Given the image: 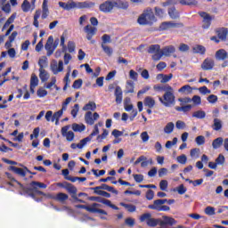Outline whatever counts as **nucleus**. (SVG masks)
<instances>
[{
	"label": "nucleus",
	"instance_id": "f257e3e1",
	"mask_svg": "<svg viewBox=\"0 0 228 228\" xmlns=\"http://www.w3.org/2000/svg\"><path fill=\"white\" fill-rule=\"evenodd\" d=\"M158 19L154 15V12L151 8H147L137 19L138 24L140 26H152L154 22H157Z\"/></svg>",
	"mask_w": 228,
	"mask_h": 228
},
{
	"label": "nucleus",
	"instance_id": "f03ea898",
	"mask_svg": "<svg viewBox=\"0 0 228 228\" xmlns=\"http://www.w3.org/2000/svg\"><path fill=\"white\" fill-rule=\"evenodd\" d=\"M159 101L166 108L174 106V104H175V94H174V88L171 87V90H168L167 93H165L163 97H159Z\"/></svg>",
	"mask_w": 228,
	"mask_h": 228
},
{
	"label": "nucleus",
	"instance_id": "7ed1b4c3",
	"mask_svg": "<svg viewBox=\"0 0 228 228\" xmlns=\"http://www.w3.org/2000/svg\"><path fill=\"white\" fill-rule=\"evenodd\" d=\"M29 185L31 186V188L28 187L25 189V192L28 193V195H29V193H33V190H35L37 195H45L44 191H38V188H43L45 190V188H47V184L37 181H32Z\"/></svg>",
	"mask_w": 228,
	"mask_h": 228
},
{
	"label": "nucleus",
	"instance_id": "20e7f679",
	"mask_svg": "<svg viewBox=\"0 0 228 228\" xmlns=\"http://www.w3.org/2000/svg\"><path fill=\"white\" fill-rule=\"evenodd\" d=\"M167 200H156L153 204L148 206V209H153L154 211H170V207L163 205L167 204Z\"/></svg>",
	"mask_w": 228,
	"mask_h": 228
},
{
	"label": "nucleus",
	"instance_id": "39448f33",
	"mask_svg": "<svg viewBox=\"0 0 228 228\" xmlns=\"http://www.w3.org/2000/svg\"><path fill=\"white\" fill-rule=\"evenodd\" d=\"M198 14L202 19V29H209V28H211V23L215 20V16L206 12H199Z\"/></svg>",
	"mask_w": 228,
	"mask_h": 228
},
{
	"label": "nucleus",
	"instance_id": "423d86ee",
	"mask_svg": "<svg viewBox=\"0 0 228 228\" xmlns=\"http://www.w3.org/2000/svg\"><path fill=\"white\" fill-rule=\"evenodd\" d=\"M140 222L143 223L146 222V224L148 227H156L157 225H159V219L152 218L151 213H144L142 214L140 218Z\"/></svg>",
	"mask_w": 228,
	"mask_h": 228
},
{
	"label": "nucleus",
	"instance_id": "0eeeda50",
	"mask_svg": "<svg viewBox=\"0 0 228 228\" xmlns=\"http://www.w3.org/2000/svg\"><path fill=\"white\" fill-rule=\"evenodd\" d=\"M115 8V0H107L99 5V10L102 13H111Z\"/></svg>",
	"mask_w": 228,
	"mask_h": 228
},
{
	"label": "nucleus",
	"instance_id": "6e6552de",
	"mask_svg": "<svg viewBox=\"0 0 228 228\" xmlns=\"http://www.w3.org/2000/svg\"><path fill=\"white\" fill-rule=\"evenodd\" d=\"M147 53L149 54H153L151 56V59L153 60V61H159V60H161V59H158L157 57V56H159V54H161V45H151L149 46Z\"/></svg>",
	"mask_w": 228,
	"mask_h": 228
},
{
	"label": "nucleus",
	"instance_id": "1a4fd4ad",
	"mask_svg": "<svg viewBox=\"0 0 228 228\" xmlns=\"http://www.w3.org/2000/svg\"><path fill=\"white\" fill-rule=\"evenodd\" d=\"M97 134H99V130L97 128V126H94V130L90 134V135L82 139L80 142L77 143V149H83V147H85V145H86L88 142H92V138H94V136H97Z\"/></svg>",
	"mask_w": 228,
	"mask_h": 228
},
{
	"label": "nucleus",
	"instance_id": "9d476101",
	"mask_svg": "<svg viewBox=\"0 0 228 228\" xmlns=\"http://www.w3.org/2000/svg\"><path fill=\"white\" fill-rule=\"evenodd\" d=\"M57 186L59 188H64V190H67L68 193L71 195H77V188L69 182L58 183Z\"/></svg>",
	"mask_w": 228,
	"mask_h": 228
},
{
	"label": "nucleus",
	"instance_id": "9b49d317",
	"mask_svg": "<svg viewBox=\"0 0 228 228\" xmlns=\"http://www.w3.org/2000/svg\"><path fill=\"white\" fill-rule=\"evenodd\" d=\"M70 129V125H67L61 129V133L64 138H66L67 142H73L76 134L72 131H69Z\"/></svg>",
	"mask_w": 228,
	"mask_h": 228
},
{
	"label": "nucleus",
	"instance_id": "f8f14e48",
	"mask_svg": "<svg viewBox=\"0 0 228 228\" xmlns=\"http://www.w3.org/2000/svg\"><path fill=\"white\" fill-rule=\"evenodd\" d=\"M100 116L99 113L94 112L92 114V111H87L85 114V122L88 124V126H94L95 124V120H99Z\"/></svg>",
	"mask_w": 228,
	"mask_h": 228
},
{
	"label": "nucleus",
	"instance_id": "ddd939ff",
	"mask_svg": "<svg viewBox=\"0 0 228 228\" xmlns=\"http://www.w3.org/2000/svg\"><path fill=\"white\" fill-rule=\"evenodd\" d=\"M90 190H93L94 193L95 191H102V190H105L106 191H110V193H114L115 195H118V191L106 183H102L100 186L96 187H91Z\"/></svg>",
	"mask_w": 228,
	"mask_h": 228
},
{
	"label": "nucleus",
	"instance_id": "4468645a",
	"mask_svg": "<svg viewBox=\"0 0 228 228\" xmlns=\"http://www.w3.org/2000/svg\"><path fill=\"white\" fill-rule=\"evenodd\" d=\"M183 27H184V24L183 23H175L172 21H164L159 26L162 31H165L167 29H172L174 28H183Z\"/></svg>",
	"mask_w": 228,
	"mask_h": 228
},
{
	"label": "nucleus",
	"instance_id": "2eb2a0df",
	"mask_svg": "<svg viewBox=\"0 0 228 228\" xmlns=\"http://www.w3.org/2000/svg\"><path fill=\"white\" fill-rule=\"evenodd\" d=\"M174 53H175V47H174V45L165 46L161 49V53L157 55V59L161 60L163 56H170V54H174Z\"/></svg>",
	"mask_w": 228,
	"mask_h": 228
},
{
	"label": "nucleus",
	"instance_id": "dca6fc26",
	"mask_svg": "<svg viewBox=\"0 0 228 228\" xmlns=\"http://www.w3.org/2000/svg\"><path fill=\"white\" fill-rule=\"evenodd\" d=\"M84 31L86 33L87 40H92V38H94L97 33V28L92 27V25H86L84 28Z\"/></svg>",
	"mask_w": 228,
	"mask_h": 228
},
{
	"label": "nucleus",
	"instance_id": "f3484780",
	"mask_svg": "<svg viewBox=\"0 0 228 228\" xmlns=\"http://www.w3.org/2000/svg\"><path fill=\"white\" fill-rule=\"evenodd\" d=\"M53 42H54V37L53 36H50L47 39V42L45 45V51H47V56H52V54L54 53V47L53 46Z\"/></svg>",
	"mask_w": 228,
	"mask_h": 228
},
{
	"label": "nucleus",
	"instance_id": "a211bd4d",
	"mask_svg": "<svg viewBox=\"0 0 228 228\" xmlns=\"http://www.w3.org/2000/svg\"><path fill=\"white\" fill-rule=\"evenodd\" d=\"M177 224V221L174 219V217L163 216V220L159 219V226L160 227H165V225H175Z\"/></svg>",
	"mask_w": 228,
	"mask_h": 228
},
{
	"label": "nucleus",
	"instance_id": "6ab92c4d",
	"mask_svg": "<svg viewBox=\"0 0 228 228\" xmlns=\"http://www.w3.org/2000/svg\"><path fill=\"white\" fill-rule=\"evenodd\" d=\"M215 67V61L213 59L207 58L201 64L202 70H213Z\"/></svg>",
	"mask_w": 228,
	"mask_h": 228
},
{
	"label": "nucleus",
	"instance_id": "aec40b11",
	"mask_svg": "<svg viewBox=\"0 0 228 228\" xmlns=\"http://www.w3.org/2000/svg\"><path fill=\"white\" fill-rule=\"evenodd\" d=\"M49 1L48 0H44L43 4H42V15L41 19L45 20L49 17V5H48Z\"/></svg>",
	"mask_w": 228,
	"mask_h": 228
},
{
	"label": "nucleus",
	"instance_id": "412c9836",
	"mask_svg": "<svg viewBox=\"0 0 228 228\" xmlns=\"http://www.w3.org/2000/svg\"><path fill=\"white\" fill-rule=\"evenodd\" d=\"M52 72L56 75L58 72H63V61H59V63H53L51 65Z\"/></svg>",
	"mask_w": 228,
	"mask_h": 228
},
{
	"label": "nucleus",
	"instance_id": "4be33fe9",
	"mask_svg": "<svg viewBox=\"0 0 228 228\" xmlns=\"http://www.w3.org/2000/svg\"><path fill=\"white\" fill-rule=\"evenodd\" d=\"M114 8H118L119 10H127L129 8V3L126 0H114Z\"/></svg>",
	"mask_w": 228,
	"mask_h": 228
},
{
	"label": "nucleus",
	"instance_id": "5701e85b",
	"mask_svg": "<svg viewBox=\"0 0 228 228\" xmlns=\"http://www.w3.org/2000/svg\"><path fill=\"white\" fill-rule=\"evenodd\" d=\"M8 170L14 172V174H17V175H20V177H26V169L17 167L15 166H10L8 167Z\"/></svg>",
	"mask_w": 228,
	"mask_h": 228
},
{
	"label": "nucleus",
	"instance_id": "b1692460",
	"mask_svg": "<svg viewBox=\"0 0 228 228\" xmlns=\"http://www.w3.org/2000/svg\"><path fill=\"white\" fill-rule=\"evenodd\" d=\"M114 95L116 97L117 104H122V99H123L122 88L119 86H116Z\"/></svg>",
	"mask_w": 228,
	"mask_h": 228
},
{
	"label": "nucleus",
	"instance_id": "393cba45",
	"mask_svg": "<svg viewBox=\"0 0 228 228\" xmlns=\"http://www.w3.org/2000/svg\"><path fill=\"white\" fill-rule=\"evenodd\" d=\"M167 13L170 17V19L175 20V19H179V17H181V13L179 12V11H177V9L175 7H170L167 10Z\"/></svg>",
	"mask_w": 228,
	"mask_h": 228
},
{
	"label": "nucleus",
	"instance_id": "a878e982",
	"mask_svg": "<svg viewBox=\"0 0 228 228\" xmlns=\"http://www.w3.org/2000/svg\"><path fill=\"white\" fill-rule=\"evenodd\" d=\"M216 59L218 60V61H224V60H227V51L219 49L216 53Z\"/></svg>",
	"mask_w": 228,
	"mask_h": 228
},
{
	"label": "nucleus",
	"instance_id": "bb28decb",
	"mask_svg": "<svg viewBox=\"0 0 228 228\" xmlns=\"http://www.w3.org/2000/svg\"><path fill=\"white\" fill-rule=\"evenodd\" d=\"M227 35H228L227 28H221L219 30H217V37L219 40H223V41L227 40Z\"/></svg>",
	"mask_w": 228,
	"mask_h": 228
},
{
	"label": "nucleus",
	"instance_id": "cd10ccee",
	"mask_svg": "<svg viewBox=\"0 0 228 228\" xmlns=\"http://www.w3.org/2000/svg\"><path fill=\"white\" fill-rule=\"evenodd\" d=\"M172 77H174V75L172 73H170L169 75H165L162 73L157 75V79H161L160 83H168V81H170Z\"/></svg>",
	"mask_w": 228,
	"mask_h": 228
},
{
	"label": "nucleus",
	"instance_id": "c85d7f7f",
	"mask_svg": "<svg viewBox=\"0 0 228 228\" xmlns=\"http://www.w3.org/2000/svg\"><path fill=\"white\" fill-rule=\"evenodd\" d=\"M83 111H95L97 110V104L95 102H89L83 107Z\"/></svg>",
	"mask_w": 228,
	"mask_h": 228
},
{
	"label": "nucleus",
	"instance_id": "c756f323",
	"mask_svg": "<svg viewBox=\"0 0 228 228\" xmlns=\"http://www.w3.org/2000/svg\"><path fill=\"white\" fill-rule=\"evenodd\" d=\"M99 203H93L92 204V208H91V213H99L100 215H108V212L104 209L97 208H99Z\"/></svg>",
	"mask_w": 228,
	"mask_h": 228
},
{
	"label": "nucleus",
	"instance_id": "7c9ffc66",
	"mask_svg": "<svg viewBox=\"0 0 228 228\" xmlns=\"http://www.w3.org/2000/svg\"><path fill=\"white\" fill-rule=\"evenodd\" d=\"M144 106H147L150 109L154 108L156 106V100L151 96H147L144 98Z\"/></svg>",
	"mask_w": 228,
	"mask_h": 228
},
{
	"label": "nucleus",
	"instance_id": "2f4dec72",
	"mask_svg": "<svg viewBox=\"0 0 228 228\" xmlns=\"http://www.w3.org/2000/svg\"><path fill=\"white\" fill-rule=\"evenodd\" d=\"M125 94H134V82L132 80L126 81Z\"/></svg>",
	"mask_w": 228,
	"mask_h": 228
},
{
	"label": "nucleus",
	"instance_id": "473e14b6",
	"mask_svg": "<svg viewBox=\"0 0 228 228\" xmlns=\"http://www.w3.org/2000/svg\"><path fill=\"white\" fill-rule=\"evenodd\" d=\"M153 90H156L157 92H165L166 94L168 92V90H172V86H170L169 85H166V86L156 85L153 86Z\"/></svg>",
	"mask_w": 228,
	"mask_h": 228
},
{
	"label": "nucleus",
	"instance_id": "72a5a7b5",
	"mask_svg": "<svg viewBox=\"0 0 228 228\" xmlns=\"http://www.w3.org/2000/svg\"><path fill=\"white\" fill-rule=\"evenodd\" d=\"M59 6L63 8V10H72V8H76V2H71L65 4V2H59Z\"/></svg>",
	"mask_w": 228,
	"mask_h": 228
},
{
	"label": "nucleus",
	"instance_id": "f704fd0d",
	"mask_svg": "<svg viewBox=\"0 0 228 228\" xmlns=\"http://www.w3.org/2000/svg\"><path fill=\"white\" fill-rule=\"evenodd\" d=\"M39 77L42 83H45L49 79V73L45 69H39Z\"/></svg>",
	"mask_w": 228,
	"mask_h": 228
},
{
	"label": "nucleus",
	"instance_id": "c9c22d12",
	"mask_svg": "<svg viewBox=\"0 0 228 228\" xmlns=\"http://www.w3.org/2000/svg\"><path fill=\"white\" fill-rule=\"evenodd\" d=\"M224 127V124L222 123V120L219 118H214V124L212 125V128L214 131H220Z\"/></svg>",
	"mask_w": 228,
	"mask_h": 228
},
{
	"label": "nucleus",
	"instance_id": "e433bc0d",
	"mask_svg": "<svg viewBox=\"0 0 228 228\" xmlns=\"http://www.w3.org/2000/svg\"><path fill=\"white\" fill-rule=\"evenodd\" d=\"M224 145V138L217 137L212 142V147L213 149H220Z\"/></svg>",
	"mask_w": 228,
	"mask_h": 228
},
{
	"label": "nucleus",
	"instance_id": "4c0bfd02",
	"mask_svg": "<svg viewBox=\"0 0 228 228\" xmlns=\"http://www.w3.org/2000/svg\"><path fill=\"white\" fill-rule=\"evenodd\" d=\"M119 206H122V208H125V209H127L128 213H134V211H136V206L133 204L121 202L119 203Z\"/></svg>",
	"mask_w": 228,
	"mask_h": 228
},
{
	"label": "nucleus",
	"instance_id": "58836bf2",
	"mask_svg": "<svg viewBox=\"0 0 228 228\" xmlns=\"http://www.w3.org/2000/svg\"><path fill=\"white\" fill-rule=\"evenodd\" d=\"M192 51L195 54H206V47L197 45L192 48Z\"/></svg>",
	"mask_w": 228,
	"mask_h": 228
},
{
	"label": "nucleus",
	"instance_id": "ea45409f",
	"mask_svg": "<svg viewBox=\"0 0 228 228\" xmlns=\"http://www.w3.org/2000/svg\"><path fill=\"white\" fill-rule=\"evenodd\" d=\"M72 129L75 133H83V131L86 129V126L85 125H79L77 123H74L72 125Z\"/></svg>",
	"mask_w": 228,
	"mask_h": 228
},
{
	"label": "nucleus",
	"instance_id": "a19ab883",
	"mask_svg": "<svg viewBox=\"0 0 228 228\" xmlns=\"http://www.w3.org/2000/svg\"><path fill=\"white\" fill-rule=\"evenodd\" d=\"M41 14H42V11H40V10H37L35 12L34 21H33V26H35V28H39L38 19H40Z\"/></svg>",
	"mask_w": 228,
	"mask_h": 228
},
{
	"label": "nucleus",
	"instance_id": "79ce46f5",
	"mask_svg": "<svg viewBox=\"0 0 228 228\" xmlns=\"http://www.w3.org/2000/svg\"><path fill=\"white\" fill-rule=\"evenodd\" d=\"M191 108H193V105L188 104L182 107H175L176 111H183V113H188V111H191Z\"/></svg>",
	"mask_w": 228,
	"mask_h": 228
},
{
	"label": "nucleus",
	"instance_id": "37998d69",
	"mask_svg": "<svg viewBox=\"0 0 228 228\" xmlns=\"http://www.w3.org/2000/svg\"><path fill=\"white\" fill-rule=\"evenodd\" d=\"M183 6H195L197 0H178Z\"/></svg>",
	"mask_w": 228,
	"mask_h": 228
},
{
	"label": "nucleus",
	"instance_id": "c03bdc74",
	"mask_svg": "<svg viewBox=\"0 0 228 228\" xmlns=\"http://www.w3.org/2000/svg\"><path fill=\"white\" fill-rule=\"evenodd\" d=\"M174 127H175V125L173 122L167 123L164 127V133H166V134H170L171 133L174 132Z\"/></svg>",
	"mask_w": 228,
	"mask_h": 228
},
{
	"label": "nucleus",
	"instance_id": "a18cd8bd",
	"mask_svg": "<svg viewBox=\"0 0 228 228\" xmlns=\"http://www.w3.org/2000/svg\"><path fill=\"white\" fill-rule=\"evenodd\" d=\"M21 10L25 13H28L29 10H31V4H29V1L24 0L23 3L21 4Z\"/></svg>",
	"mask_w": 228,
	"mask_h": 228
},
{
	"label": "nucleus",
	"instance_id": "49530a36",
	"mask_svg": "<svg viewBox=\"0 0 228 228\" xmlns=\"http://www.w3.org/2000/svg\"><path fill=\"white\" fill-rule=\"evenodd\" d=\"M192 118H206V111L204 110H198L192 113Z\"/></svg>",
	"mask_w": 228,
	"mask_h": 228
},
{
	"label": "nucleus",
	"instance_id": "de8ad7c7",
	"mask_svg": "<svg viewBox=\"0 0 228 228\" xmlns=\"http://www.w3.org/2000/svg\"><path fill=\"white\" fill-rule=\"evenodd\" d=\"M173 191H177L179 195H184L188 191V189L184 187V184H180L178 187L173 189Z\"/></svg>",
	"mask_w": 228,
	"mask_h": 228
},
{
	"label": "nucleus",
	"instance_id": "09e8293b",
	"mask_svg": "<svg viewBox=\"0 0 228 228\" xmlns=\"http://www.w3.org/2000/svg\"><path fill=\"white\" fill-rule=\"evenodd\" d=\"M66 180L70 181L71 183H76V181H80V183H85V181H86V177L68 176L66 177Z\"/></svg>",
	"mask_w": 228,
	"mask_h": 228
},
{
	"label": "nucleus",
	"instance_id": "8fccbe9b",
	"mask_svg": "<svg viewBox=\"0 0 228 228\" xmlns=\"http://www.w3.org/2000/svg\"><path fill=\"white\" fill-rule=\"evenodd\" d=\"M69 200V195L63 192H59L55 198V200H59V202H65V200Z\"/></svg>",
	"mask_w": 228,
	"mask_h": 228
},
{
	"label": "nucleus",
	"instance_id": "3c124183",
	"mask_svg": "<svg viewBox=\"0 0 228 228\" xmlns=\"http://www.w3.org/2000/svg\"><path fill=\"white\" fill-rule=\"evenodd\" d=\"M89 200H93L94 202H100L101 204H106V202H108L106 199L104 198H101L99 196H91L89 197Z\"/></svg>",
	"mask_w": 228,
	"mask_h": 228
},
{
	"label": "nucleus",
	"instance_id": "603ef678",
	"mask_svg": "<svg viewBox=\"0 0 228 228\" xmlns=\"http://www.w3.org/2000/svg\"><path fill=\"white\" fill-rule=\"evenodd\" d=\"M70 69L67 72V74L64 77V86H63V90H67V88H69V85H70Z\"/></svg>",
	"mask_w": 228,
	"mask_h": 228
},
{
	"label": "nucleus",
	"instance_id": "864d4df0",
	"mask_svg": "<svg viewBox=\"0 0 228 228\" xmlns=\"http://www.w3.org/2000/svg\"><path fill=\"white\" fill-rule=\"evenodd\" d=\"M106 44H111V36L104 34L102 37V45H106Z\"/></svg>",
	"mask_w": 228,
	"mask_h": 228
},
{
	"label": "nucleus",
	"instance_id": "5fc2aeb1",
	"mask_svg": "<svg viewBox=\"0 0 228 228\" xmlns=\"http://www.w3.org/2000/svg\"><path fill=\"white\" fill-rule=\"evenodd\" d=\"M63 111L61 109L55 112L53 115L52 114V119L51 122H54V120H60L61 118V115H63Z\"/></svg>",
	"mask_w": 228,
	"mask_h": 228
},
{
	"label": "nucleus",
	"instance_id": "6e6d98bb",
	"mask_svg": "<svg viewBox=\"0 0 228 228\" xmlns=\"http://www.w3.org/2000/svg\"><path fill=\"white\" fill-rule=\"evenodd\" d=\"M179 3V0H166V2H163L161 5L164 8H167V6H174Z\"/></svg>",
	"mask_w": 228,
	"mask_h": 228
},
{
	"label": "nucleus",
	"instance_id": "4d7b16f0",
	"mask_svg": "<svg viewBox=\"0 0 228 228\" xmlns=\"http://www.w3.org/2000/svg\"><path fill=\"white\" fill-rule=\"evenodd\" d=\"M102 51L105 53V54L111 56L113 54V48L106 45H101Z\"/></svg>",
	"mask_w": 228,
	"mask_h": 228
},
{
	"label": "nucleus",
	"instance_id": "13d9d810",
	"mask_svg": "<svg viewBox=\"0 0 228 228\" xmlns=\"http://www.w3.org/2000/svg\"><path fill=\"white\" fill-rule=\"evenodd\" d=\"M179 94H191V86L185 85L178 90Z\"/></svg>",
	"mask_w": 228,
	"mask_h": 228
},
{
	"label": "nucleus",
	"instance_id": "bf43d9fd",
	"mask_svg": "<svg viewBox=\"0 0 228 228\" xmlns=\"http://www.w3.org/2000/svg\"><path fill=\"white\" fill-rule=\"evenodd\" d=\"M176 161L180 163V165H186V161H188V157L186 155L182 154L176 158Z\"/></svg>",
	"mask_w": 228,
	"mask_h": 228
},
{
	"label": "nucleus",
	"instance_id": "052dcab7",
	"mask_svg": "<svg viewBox=\"0 0 228 228\" xmlns=\"http://www.w3.org/2000/svg\"><path fill=\"white\" fill-rule=\"evenodd\" d=\"M81 86H83V79L81 78L75 80L72 85V88H74L75 90H79Z\"/></svg>",
	"mask_w": 228,
	"mask_h": 228
},
{
	"label": "nucleus",
	"instance_id": "680f3d73",
	"mask_svg": "<svg viewBox=\"0 0 228 228\" xmlns=\"http://www.w3.org/2000/svg\"><path fill=\"white\" fill-rule=\"evenodd\" d=\"M191 101L193 102L195 106H200V104H202V98H200L199 95H194Z\"/></svg>",
	"mask_w": 228,
	"mask_h": 228
},
{
	"label": "nucleus",
	"instance_id": "e2e57ef3",
	"mask_svg": "<svg viewBox=\"0 0 228 228\" xmlns=\"http://www.w3.org/2000/svg\"><path fill=\"white\" fill-rule=\"evenodd\" d=\"M207 101L210 103V104H215L216 102H218V96L215 95V94H210L208 95V97L207 98Z\"/></svg>",
	"mask_w": 228,
	"mask_h": 228
},
{
	"label": "nucleus",
	"instance_id": "0e129e2a",
	"mask_svg": "<svg viewBox=\"0 0 228 228\" xmlns=\"http://www.w3.org/2000/svg\"><path fill=\"white\" fill-rule=\"evenodd\" d=\"M30 86H38V77H37V76L35 75V73H33V74L31 75Z\"/></svg>",
	"mask_w": 228,
	"mask_h": 228
},
{
	"label": "nucleus",
	"instance_id": "69168bd1",
	"mask_svg": "<svg viewBox=\"0 0 228 228\" xmlns=\"http://www.w3.org/2000/svg\"><path fill=\"white\" fill-rule=\"evenodd\" d=\"M195 142L197 145H204L206 143V137L203 135L197 136Z\"/></svg>",
	"mask_w": 228,
	"mask_h": 228
},
{
	"label": "nucleus",
	"instance_id": "338daca9",
	"mask_svg": "<svg viewBox=\"0 0 228 228\" xmlns=\"http://www.w3.org/2000/svg\"><path fill=\"white\" fill-rule=\"evenodd\" d=\"M205 213L208 216H213V215H216V212H215V208L214 207H207L205 208Z\"/></svg>",
	"mask_w": 228,
	"mask_h": 228
},
{
	"label": "nucleus",
	"instance_id": "774afa93",
	"mask_svg": "<svg viewBox=\"0 0 228 228\" xmlns=\"http://www.w3.org/2000/svg\"><path fill=\"white\" fill-rule=\"evenodd\" d=\"M68 51L69 53H74L76 51V43L74 41L68 42Z\"/></svg>",
	"mask_w": 228,
	"mask_h": 228
}]
</instances>
